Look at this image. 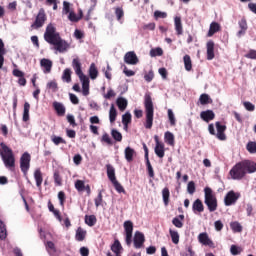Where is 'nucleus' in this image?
Here are the masks:
<instances>
[{
  "mask_svg": "<svg viewBox=\"0 0 256 256\" xmlns=\"http://www.w3.org/2000/svg\"><path fill=\"white\" fill-rule=\"evenodd\" d=\"M154 141L156 143L154 148V153L159 157V159H163L165 157V144L159 140V136H154Z\"/></svg>",
  "mask_w": 256,
  "mask_h": 256,
  "instance_id": "obj_9",
  "label": "nucleus"
},
{
  "mask_svg": "<svg viewBox=\"0 0 256 256\" xmlns=\"http://www.w3.org/2000/svg\"><path fill=\"white\" fill-rule=\"evenodd\" d=\"M54 183L57 187H61V185H63V179L61 178V175L59 174V172H54Z\"/></svg>",
  "mask_w": 256,
  "mask_h": 256,
  "instance_id": "obj_50",
  "label": "nucleus"
},
{
  "mask_svg": "<svg viewBox=\"0 0 256 256\" xmlns=\"http://www.w3.org/2000/svg\"><path fill=\"white\" fill-rule=\"evenodd\" d=\"M30 109H31V104H29V102H25L24 103L23 117H22V120L24 121V123H27V121H29V119H30V117H29Z\"/></svg>",
  "mask_w": 256,
  "mask_h": 256,
  "instance_id": "obj_31",
  "label": "nucleus"
},
{
  "mask_svg": "<svg viewBox=\"0 0 256 256\" xmlns=\"http://www.w3.org/2000/svg\"><path fill=\"white\" fill-rule=\"evenodd\" d=\"M0 239L1 241L7 239V228H5V224L0 220Z\"/></svg>",
  "mask_w": 256,
  "mask_h": 256,
  "instance_id": "obj_43",
  "label": "nucleus"
},
{
  "mask_svg": "<svg viewBox=\"0 0 256 256\" xmlns=\"http://www.w3.org/2000/svg\"><path fill=\"white\" fill-rule=\"evenodd\" d=\"M68 19L72 23H79V21H81V19H83V11L80 10L79 16H77V14H75L73 11H71L68 15Z\"/></svg>",
  "mask_w": 256,
  "mask_h": 256,
  "instance_id": "obj_30",
  "label": "nucleus"
},
{
  "mask_svg": "<svg viewBox=\"0 0 256 256\" xmlns=\"http://www.w3.org/2000/svg\"><path fill=\"white\" fill-rule=\"evenodd\" d=\"M109 120L110 123H114L115 121H117V109L115 108V104H111L109 110Z\"/></svg>",
  "mask_w": 256,
  "mask_h": 256,
  "instance_id": "obj_33",
  "label": "nucleus"
},
{
  "mask_svg": "<svg viewBox=\"0 0 256 256\" xmlns=\"http://www.w3.org/2000/svg\"><path fill=\"white\" fill-rule=\"evenodd\" d=\"M199 101L202 105H209V103L213 102V100H211V97H209L208 94H202L199 98Z\"/></svg>",
  "mask_w": 256,
  "mask_h": 256,
  "instance_id": "obj_45",
  "label": "nucleus"
},
{
  "mask_svg": "<svg viewBox=\"0 0 256 256\" xmlns=\"http://www.w3.org/2000/svg\"><path fill=\"white\" fill-rule=\"evenodd\" d=\"M198 241L202 245L210 247L211 249H215V243L213 242V240L209 239V234H207L206 232L200 233L198 235Z\"/></svg>",
  "mask_w": 256,
  "mask_h": 256,
  "instance_id": "obj_11",
  "label": "nucleus"
},
{
  "mask_svg": "<svg viewBox=\"0 0 256 256\" xmlns=\"http://www.w3.org/2000/svg\"><path fill=\"white\" fill-rule=\"evenodd\" d=\"M52 106L54 108V111H56L58 117H64L66 108L65 105H63V103L55 101L53 102Z\"/></svg>",
  "mask_w": 256,
  "mask_h": 256,
  "instance_id": "obj_19",
  "label": "nucleus"
},
{
  "mask_svg": "<svg viewBox=\"0 0 256 256\" xmlns=\"http://www.w3.org/2000/svg\"><path fill=\"white\" fill-rule=\"evenodd\" d=\"M20 169L24 177H27V173L31 169V154L29 152H24L20 157Z\"/></svg>",
  "mask_w": 256,
  "mask_h": 256,
  "instance_id": "obj_6",
  "label": "nucleus"
},
{
  "mask_svg": "<svg viewBox=\"0 0 256 256\" xmlns=\"http://www.w3.org/2000/svg\"><path fill=\"white\" fill-rule=\"evenodd\" d=\"M246 59H255L256 60V50H249L247 54H245Z\"/></svg>",
  "mask_w": 256,
  "mask_h": 256,
  "instance_id": "obj_63",
  "label": "nucleus"
},
{
  "mask_svg": "<svg viewBox=\"0 0 256 256\" xmlns=\"http://www.w3.org/2000/svg\"><path fill=\"white\" fill-rule=\"evenodd\" d=\"M241 197L239 192H235L233 190L229 191L224 197V204L226 207H231V205H235L237 201Z\"/></svg>",
  "mask_w": 256,
  "mask_h": 256,
  "instance_id": "obj_8",
  "label": "nucleus"
},
{
  "mask_svg": "<svg viewBox=\"0 0 256 256\" xmlns=\"http://www.w3.org/2000/svg\"><path fill=\"white\" fill-rule=\"evenodd\" d=\"M183 61H184V67L186 71H191V69H193V62L191 61V56H189L188 54H186L183 57Z\"/></svg>",
  "mask_w": 256,
  "mask_h": 256,
  "instance_id": "obj_35",
  "label": "nucleus"
},
{
  "mask_svg": "<svg viewBox=\"0 0 256 256\" xmlns=\"http://www.w3.org/2000/svg\"><path fill=\"white\" fill-rule=\"evenodd\" d=\"M106 171H107V177L111 183L113 181L117 180V177L115 176V168L111 164L106 165Z\"/></svg>",
  "mask_w": 256,
  "mask_h": 256,
  "instance_id": "obj_24",
  "label": "nucleus"
},
{
  "mask_svg": "<svg viewBox=\"0 0 256 256\" xmlns=\"http://www.w3.org/2000/svg\"><path fill=\"white\" fill-rule=\"evenodd\" d=\"M164 140L165 143H167V145H170L171 147L175 145V135H173V133H171L170 131L165 132Z\"/></svg>",
  "mask_w": 256,
  "mask_h": 256,
  "instance_id": "obj_27",
  "label": "nucleus"
},
{
  "mask_svg": "<svg viewBox=\"0 0 256 256\" xmlns=\"http://www.w3.org/2000/svg\"><path fill=\"white\" fill-rule=\"evenodd\" d=\"M207 47V59L208 61H213L215 59V42L210 40L206 44Z\"/></svg>",
  "mask_w": 256,
  "mask_h": 256,
  "instance_id": "obj_16",
  "label": "nucleus"
},
{
  "mask_svg": "<svg viewBox=\"0 0 256 256\" xmlns=\"http://www.w3.org/2000/svg\"><path fill=\"white\" fill-rule=\"evenodd\" d=\"M112 185L116 189L117 193H126L125 188L123 187V185H121V183H119V181H112Z\"/></svg>",
  "mask_w": 256,
  "mask_h": 256,
  "instance_id": "obj_44",
  "label": "nucleus"
},
{
  "mask_svg": "<svg viewBox=\"0 0 256 256\" xmlns=\"http://www.w3.org/2000/svg\"><path fill=\"white\" fill-rule=\"evenodd\" d=\"M131 113L126 112L124 115H122V124L124 125L125 131L129 129V123H131Z\"/></svg>",
  "mask_w": 256,
  "mask_h": 256,
  "instance_id": "obj_32",
  "label": "nucleus"
},
{
  "mask_svg": "<svg viewBox=\"0 0 256 256\" xmlns=\"http://www.w3.org/2000/svg\"><path fill=\"white\" fill-rule=\"evenodd\" d=\"M163 55V49L155 48L150 50V57H161Z\"/></svg>",
  "mask_w": 256,
  "mask_h": 256,
  "instance_id": "obj_53",
  "label": "nucleus"
},
{
  "mask_svg": "<svg viewBox=\"0 0 256 256\" xmlns=\"http://www.w3.org/2000/svg\"><path fill=\"white\" fill-rule=\"evenodd\" d=\"M221 31V24L218 22H212L209 27V31L207 37H213L215 33H219Z\"/></svg>",
  "mask_w": 256,
  "mask_h": 256,
  "instance_id": "obj_22",
  "label": "nucleus"
},
{
  "mask_svg": "<svg viewBox=\"0 0 256 256\" xmlns=\"http://www.w3.org/2000/svg\"><path fill=\"white\" fill-rule=\"evenodd\" d=\"M62 79L66 82V83H71V69L66 68L63 72L62 75Z\"/></svg>",
  "mask_w": 256,
  "mask_h": 256,
  "instance_id": "obj_47",
  "label": "nucleus"
},
{
  "mask_svg": "<svg viewBox=\"0 0 256 256\" xmlns=\"http://www.w3.org/2000/svg\"><path fill=\"white\" fill-rule=\"evenodd\" d=\"M246 149L248 153L255 154L256 153V142L250 141L246 145Z\"/></svg>",
  "mask_w": 256,
  "mask_h": 256,
  "instance_id": "obj_51",
  "label": "nucleus"
},
{
  "mask_svg": "<svg viewBox=\"0 0 256 256\" xmlns=\"http://www.w3.org/2000/svg\"><path fill=\"white\" fill-rule=\"evenodd\" d=\"M45 21H47V14L45 13L44 8H40L38 14L35 18V21L31 25L32 29H41L43 25H45Z\"/></svg>",
  "mask_w": 256,
  "mask_h": 256,
  "instance_id": "obj_7",
  "label": "nucleus"
},
{
  "mask_svg": "<svg viewBox=\"0 0 256 256\" xmlns=\"http://www.w3.org/2000/svg\"><path fill=\"white\" fill-rule=\"evenodd\" d=\"M85 237H87V231L82 227H78L75 234L76 241H85Z\"/></svg>",
  "mask_w": 256,
  "mask_h": 256,
  "instance_id": "obj_26",
  "label": "nucleus"
},
{
  "mask_svg": "<svg viewBox=\"0 0 256 256\" xmlns=\"http://www.w3.org/2000/svg\"><path fill=\"white\" fill-rule=\"evenodd\" d=\"M187 191L190 195H193V193H195L196 188H195V182L194 181H190L187 185Z\"/></svg>",
  "mask_w": 256,
  "mask_h": 256,
  "instance_id": "obj_59",
  "label": "nucleus"
},
{
  "mask_svg": "<svg viewBox=\"0 0 256 256\" xmlns=\"http://www.w3.org/2000/svg\"><path fill=\"white\" fill-rule=\"evenodd\" d=\"M124 231L126 233V244L131 245L133 239V222L130 220L125 221Z\"/></svg>",
  "mask_w": 256,
  "mask_h": 256,
  "instance_id": "obj_10",
  "label": "nucleus"
},
{
  "mask_svg": "<svg viewBox=\"0 0 256 256\" xmlns=\"http://www.w3.org/2000/svg\"><path fill=\"white\" fill-rule=\"evenodd\" d=\"M111 135L115 141H118V142L123 141V135L121 134V132H119L115 129H112Z\"/></svg>",
  "mask_w": 256,
  "mask_h": 256,
  "instance_id": "obj_48",
  "label": "nucleus"
},
{
  "mask_svg": "<svg viewBox=\"0 0 256 256\" xmlns=\"http://www.w3.org/2000/svg\"><path fill=\"white\" fill-rule=\"evenodd\" d=\"M247 173H256V162L243 160L236 163L229 171V175L234 181H241Z\"/></svg>",
  "mask_w": 256,
  "mask_h": 256,
  "instance_id": "obj_2",
  "label": "nucleus"
},
{
  "mask_svg": "<svg viewBox=\"0 0 256 256\" xmlns=\"http://www.w3.org/2000/svg\"><path fill=\"white\" fill-rule=\"evenodd\" d=\"M145 243V234L136 231L134 234V247L135 249H141Z\"/></svg>",
  "mask_w": 256,
  "mask_h": 256,
  "instance_id": "obj_14",
  "label": "nucleus"
},
{
  "mask_svg": "<svg viewBox=\"0 0 256 256\" xmlns=\"http://www.w3.org/2000/svg\"><path fill=\"white\" fill-rule=\"evenodd\" d=\"M75 189L79 192L85 191V182L83 180H77L75 182Z\"/></svg>",
  "mask_w": 256,
  "mask_h": 256,
  "instance_id": "obj_55",
  "label": "nucleus"
},
{
  "mask_svg": "<svg viewBox=\"0 0 256 256\" xmlns=\"http://www.w3.org/2000/svg\"><path fill=\"white\" fill-rule=\"evenodd\" d=\"M171 196V193L169 192V188L165 187L162 190V197H163V201H164V205H169V197Z\"/></svg>",
  "mask_w": 256,
  "mask_h": 256,
  "instance_id": "obj_41",
  "label": "nucleus"
},
{
  "mask_svg": "<svg viewBox=\"0 0 256 256\" xmlns=\"http://www.w3.org/2000/svg\"><path fill=\"white\" fill-rule=\"evenodd\" d=\"M44 40L49 45H53L54 50L58 53H66L70 45L61 38V34L57 32V28L53 24H48L44 33Z\"/></svg>",
  "mask_w": 256,
  "mask_h": 256,
  "instance_id": "obj_1",
  "label": "nucleus"
},
{
  "mask_svg": "<svg viewBox=\"0 0 256 256\" xmlns=\"http://www.w3.org/2000/svg\"><path fill=\"white\" fill-rule=\"evenodd\" d=\"M230 228L234 233H241L243 231V226L238 221H234L230 223Z\"/></svg>",
  "mask_w": 256,
  "mask_h": 256,
  "instance_id": "obj_36",
  "label": "nucleus"
},
{
  "mask_svg": "<svg viewBox=\"0 0 256 256\" xmlns=\"http://www.w3.org/2000/svg\"><path fill=\"white\" fill-rule=\"evenodd\" d=\"M47 89L52 90V93H57L59 91V85L57 84V80H51L46 85Z\"/></svg>",
  "mask_w": 256,
  "mask_h": 256,
  "instance_id": "obj_40",
  "label": "nucleus"
},
{
  "mask_svg": "<svg viewBox=\"0 0 256 256\" xmlns=\"http://www.w3.org/2000/svg\"><path fill=\"white\" fill-rule=\"evenodd\" d=\"M116 104L119 108L120 111H125L127 109V99L123 98V97H119L117 100H116Z\"/></svg>",
  "mask_w": 256,
  "mask_h": 256,
  "instance_id": "obj_34",
  "label": "nucleus"
},
{
  "mask_svg": "<svg viewBox=\"0 0 256 256\" xmlns=\"http://www.w3.org/2000/svg\"><path fill=\"white\" fill-rule=\"evenodd\" d=\"M155 19H167V12H161L159 10H156L154 12Z\"/></svg>",
  "mask_w": 256,
  "mask_h": 256,
  "instance_id": "obj_58",
  "label": "nucleus"
},
{
  "mask_svg": "<svg viewBox=\"0 0 256 256\" xmlns=\"http://www.w3.org/2000/svg\"><path fill=\"white\" fill-rule=\"evenodd\" d=\"M51 141L54 143V145H67V141H65V139H63L61 136L53 135L51 137Z\"/></svg>",
  "mask_w": 256,
  "mask_h": 256,
  "instance_id": "obj_42",
  "label": "nucleus"
},
{
  "mask_svg": "<svg viewBox=\"0 0 256 256\" xmlns=\"http://www.w3.org/2000/svg\"><path fill=\"white\" fill-rule=\"evenodd\" d=\"M85 223L89 227H93L95 225V223H97V217H95V215H86Z\"/></svg>",
  "mask_w": 256,
  "mask_h": 256,
  "instance_id": "obj_39",
  "label": "nucleus"
},
{
  "mask_svg": "<svg viewBox=\"0 0 256 256\" xmlns=\"http://www.w3.org/2000/svg\"><path fill=\"white\" fill-rule=\"evenodd\" d=\"M98 75L99 71L97 70V66H95V63H92L89 68L90 79H95Z\"/></svg>",
  "mask_w": 256,
  "mask_h": 256,
  "instance_id": "obj_37",
  "label": "nucleus"
},
{
  "mask_svg": "<svg viewBox=\"0 0 256 256\" xmlns=\"http://www.w3.org/2000/svg\"><path fill=\"white\" fill-rule=\"evenodd\" d=\"M0 147L2 149L0 155L5 167L10 169V171H13L15 169V154H13V150L3 142L0 144Z\"/></svg>",
  "mask_w": 256,
  "mask_h": 256,
  "instance_id": "obj_3",
  "label": "nucleus"
},
{
  "mask_svg": "<svg viewBox=\"0 0 256 256\" xmlns=\"http://www.w3.org/2000/svg\"><path fill=\"white\" fill-rule=\"evenodd\" d=\"M144 106L146 113V122L144 124L145 129H151L153 127V115L155 110L153 108V99L151 98V94L146 93L144 96Z\"/></svg>",
  "mask_w": 256,
  "mask_h": 256,
  "instance_id": "obj_4",
  "label": "nucleus"
},
{
  "mask_svg": "<svg viewBox=\"0 0 256 256\" xmlns=\"http://www.w3.org/2000/svg\"><path fill=\"white\" fill-rule=\"evenodd\" d=\"M168 119L170 121L171 127H175L177 125V120L175 119V114L173 113V110L168 109Z\"/></svg>",
  "mask_w": 256,
  "mask_h": 256,
  "instance_id": "obj_46",
  "label": "nucleus"
},
{
  "mask_svg": "<svg viewBox=\"0 0 256 256\" xmlns=\"http://www.w3.org/2000/svg\"><path fill=\"white\" fill-rule=\"evenodd\" d=\"M95 207L103 205V191H99L97 197L94 199Z\"/></svg>",
  "mask_w": 256,
  "mask_h": 256,
  "instance_id": "obj_49",
  "label": "nucleus"
},
{
  "mask_svg": "<svg viewBox=\"0 0 256 256\" xmlns=\"http://www.w3.org/2000/svg\"><path fill=\"white\" fill-rule=\"evenodd\" d=\"M172 225H175L177 229H181L183 227V222L178 217H175L172 220Z\"/></svg>",
  "mask_w": 256,
  "mask_h": 256,
  "instance_id": "obj_61",
  "label": "nucleus"
},
{
  "mask_svg": "<svg viewBox=\"0 0 256 256\" xmlns=\"http://www.w3.org/2000/svg\"><path fill=\"white\" fill-rule=\"evenodd\" d=\"M34 179L36 181V186L37 187H41V185H43V173H41L40 169L35 170Z\"/></svg>",
  "mask_w": 256,
  "mask_h": 256,
  "instance_id": "obj_29",
  "label": "nucleus"
},
{
  "mask_svg": "<svg viewBox=\"0 0 256 256\" xmlns=\"http://www.w3.org/2000/svg\"><path fill=\"white\" fill-rule=\"evenodd\" d=\"M204 203L205 205H207L210 213L217 211V196L213 194V190L209 187H206L204 189Z\"/></svg>",
  "mask_w": 256,
  "mask_h": 256,
  "instance_id": "obj_5",
  "label": "nucleus"
},
{
  "mask_svg": "<svg viewBox=\"0 0 256 256\" xmlns=\"http://www.w3.org/2000/svg\"><path fill=\"white\" fill-rule=\"evenodd\" d=\"M40 67H43V73H51V69H53V61L43 58L40 60Z\"/></svg>",
  "mask_w": 256,
  "mask_h": 256,
  "instance_id": "obj_17",
  "label": "nucleus"
},
{
  "mask_svg": "<svg viewBox=\"0 0 256 256\" xmlns=\"http://www.w3.org/2000/svg\"><path fill=\"white\" fill-rule=\"evenodd\" d=\"M146 166H147L149 177L153 179L155 177V171L153 170V166L151 165V161H149V159L146 160Z\"/></svg>",
  "mask_w": 256,
  "mask_h": 256,
  "instance_id": "obj_54",
  "label": "nucleus"
},
{
  "mask_svg": "<svg viewBox=\"0 0 256 256\" xmlns=\"http://www.w3.org/2000/svg\"><path fill=\"white\" fill-rule=\"evenodd\" d=\"M72 67H73L76 75L79 77V79H81L83 77H87L85 74H83V70L81 69V60H79V58L73 59Z\"/></svg>",
  "mask_w": 256,
  "mask_h": 256,
  "instance_id": "obj_15",
  "label": "nucleus"
},
{
  "mask_svg": "<svg viewBox=\"0 0 256 256\" xmlns=\"http://www.w3.org/2000/svg\"><path fill=\"white\" fill-rule=\"evenodd\" d=\"M124 62L127 65H137V63H139V58L137 57V54L135 53V51L127 52L124 55Z\"/></svg>",
  "mask_w": 256,
  "mask_h": 256,
  "instance_id": "obj_12",
  "label": "nucleus"
},
{
  "mask_svg": "<svg viewBox=\"0 0 256 256\" xmlns=\"http://www.w3.org/2000/svg\"><path fill=\"white\" fill-rule=\"evenodd\" d=\"M80 81L82 82V94L87 97L89 95V77L84 76L80 78Z\"/></svg>",
  "mask_w": 256,
  "mask_h": 256,
  "instance_id": "obj_23",
  "label": "nucleus"
},
{
  "mask_svg": "<svg viewBox=\"0 0 256 256\" xmlns=\"http://www.w3.org/2000/svg\"><path fill=\"white\" fill-rule=\"evenodd\" d=\"M115 15L117 17V20L121 21V18L125 15L123 8H121V7L115 8Z\"/></svg>",
  "mask_w": 256,
  "mask_h": 256,
  "instance_id": "obj_57",
  "label": "nucleus"
},
{
  "mask_svg": "<svg viewBox=\"0 0 256 256\" xmlns=\"http://www.w3.org/2000/svg\"><path fill=\"white\" fill-rule=\"evenodd\" d=\"M242 252H243V248L238 247L237 245H232L230 247L231 255H241Z\"/></svg>",
  "mask_w": 256,
  "mask_h": 256,
  "instance_id": "obj_52",
  "label": "nucleus"
},
{
  "mask_svg": "<svg viewBox=\"0 0 256 256\" xmlns=\"http://www.w3.org/2000/svg\"><path fill=\"white\" fill-rule=\"evenodd\" d=\"M192 210L194 213H203L205 211V206L201 199H196L192 204Z\"/></svg>",
  "mask_w": 256,
  "mask_h": 256,
  "instance_id": "obj_21",
  "label": "nucleus"
},
{
  "mask_svg": "<svg viewBox=\"0 0 256 256\" xmlns=\"http://www.w3.org/2000/svg\"><path fill=\"white\" fill-rule=\"evenodd\" d=\"M200 118L202 119V121H205V123H209L210 121H213V119H215V112H213V110L202 111L200 113Z\"/></svg>",
  "mask_w": 256,
  "mask_h": 256,
  "instance_id": "obj_18",
  "label": "nucleus"
},
{
  "mask_svg": "<svg viewBox=\"0 0 256 256\" xmlns=\"http://www.w3.org/2000/svg\"><path fill=\"white\" fill-rule=\"evenodd\" d=\"M101 141H103L104 143H107V145H113V141L111 140V137L107 133L103 134Z\"/></svg>",
  "mask_w": 256,
  "mask_h": 256,
  "instance_id": "obj_62",
  "label": "nucleus"
},
{
  "mask_svg": "<svg viewBox=\"0 0 256 256\" xmlns=\"http://www.w3.org/2000/svg\"><path fill=\"white\" fill-rule=\"evenodd\" d=\"M216 137L219 139V141H225L227 139V136L225 135V131H227V126L221 124V122H216Z\"/></svg>",
  "mask_w": 256,
  "mask_h": 256,
  "instance_id": "obj_13",
  "label": "nucleus"
},
{
  "mask_svg": "<svg viewBox=\"0 0 256 256\" xmlns=\"http://www.w3.org/2000/svg\"><path fill=\"white\" fill-rule=\"evenodd\" d=\"M123 250V246H121V242L119 240H115L111 245V251L115 253V256H121V251Z\"/></svg>",
  "mask_w": 256,
  "mask_h": 256,
  "instance_id": "obj_25",
  "label": "nucleus"
},
{
  "mask_svg": "<svg viewBox=\"0 0 256 256\" xmlns=\"http://www.w3.org/2000/svg\"><path fill=\"white\" fill-rule=\"evenodd\" d=\"M169 233L172 239V243H174V245H179V232L170 228Z\"/></svg>",
  "mask_w": 256,
  "mask_h": 256,
  "instance_id": "obj_38",
  "label": "nucleus"
},
{
  "mask_svg": "<svg viewBox=\"0 0 256 256\" xmlns=\"http://www.w3.org/2000/svg\"><path fill=\"white\" fill-rule=\"evenodd\" d=\"M243 106L245 107L246 111H255V105L251 102H244Z\"/></svg>",
  "mask_w": 256,
  "mask_h": 256,
  "instance_id": "obj_64",
  "label": "nucleus"
},
{
  "mask_svg": "<svg viewBox=\"0 0 256 256\" xmlns=\"http://www.w3.org/2000/svg\"><path fill=\"white\" fill-rule=\"evenodd\" d=\"M58 199L60 201L61 207H65V199H66L65 192L63 191L58 192Z\"/></svg>",
  "mask_w": 256,
  "mask_h": 256,
  "instance_id": "obj_60",
  "label": "nucleus"
},
{
  "mask_svg": "<svg viewBox=\"0 0 256 256\" xmlns=\"http://www.w3.org/2000/svg\"><path fill=\"white\" fill-rule=\"evenodd\" d=\"M124 153H125L126 161H128V163H131V161H133V157L135 155V149L128 146L125 148Z\"/></svg>",
  "mask_w": 256,
  "mask_h": 256,
  "instance_id": "obj_28",
  "label": "nucleus"
},
{
  "mask_svg": "<svg viewBox=\"0 0 256 256\" xmlns=\"http://www.w3.org/2000/svg\"><path fill=\"white\" fill-rule=\"evenodd\" d=\"M174 27H175L176 35H178V37L183 35V22H181V17L176 16L174 18Z\"/></svg>",
  "mask_w": 256,
  "mask_h": 256,
  "instance_id": "obj_20",
  "label": "nucleus"
},
{
  "mask_svg": "<svg viewBox=\"0 0 256 256\" xmlns=\"http://www.w3.org/2000/svg\"><path fill=\"white\" fill-rule=\"evenodd\" d=\"M63 14L64 15H69L71 13V4L67 1L63 2Z\"/></svg>",
  "mask_w": 256,
  "mask_h": 256,
  "instance_id": "obj_56",
  "label": "nucleus"
}]
</instances>
